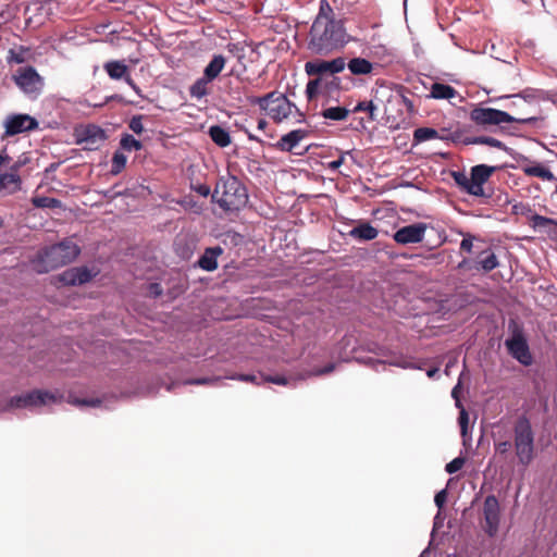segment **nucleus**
I'll return each instance as SVG.
<instances>
[{
    "instance_id": "f257e3e1",
    "label": "nucleus",
    "mask_w": 557,
    "mask_h": 557,
    "mask_svg": "<svg viewBox=\"0 0 557 557\" xmlns=\"http://www.w3.org/2000/svg\"><path fill=\"white\" fill-rule=\"evenodd\" d=\"M345 13L335 11L326 0H321L309 33L308 49L315 54H329L346 44Z\"/></svg>"
},
{
    "instance_id": "f03ea898",
    "label": "nucleus",
    "mask_w": 557,
    "mask_h": 557,
    "mask_svg": "<svg viewBox=\"0 0 557 557\" xmlns=\"http://www.w3.org/2000/svg\"><path fill=\"white\" fill-rule=\"evenodd\" d=\"M212 200L225 211H235L245 207L248 193L245 185L234 175L221 176L212 194Z\"/></svg>"
},
{
    "instance_id": "7ed1b4c3",
    "label": "nucleus",
    "mask_w": 557,
    "mask_h": 557,
    "mask_svg": "<svg viewBox=\"0 0 557 557\" xmlns=\"http://www.w3.org/2000/svg\"><path fill=\"white\" fill-rule=\"evenodd\" d=\"M469 117L475 126L484 131H488L491 127L502 125L503 123L536 125L544 120L541 115L512 116L505 111L482 106L474 107L470 111Z\"/></svg>"
},
{
    "instance_id": "20e7f679",
    "label": "nucleus",
    "mask_w": 557,
    "mask_h": 557,
    "mask_svg": "<svg viewBox=\"0 0 557 557\" xmlns=\"http://www.w3.org/2000/svg\"><path fill=\"white\" fill-rule=\"evenodd\" d=\"M63 396L58 392L35 389L25 394L16 395L8 400H0V412L11 409L38 410L41 407L60 404Z\"/></svg>"
},
{
    "instance_id": "39448f33",
    "label": "nucleus",
    "mask_w": 557,
    "mask_h": 557,
    "mask_svg": "<svg viewBox=\"0 0 557 557\" xmlns=\"http://www.w3.org/2000/svg\"><path fill=\"white\" fill-rule=\"evenodd\" d=\"M79 252V247L72 240H64L52 245L40 253L36 270L39 273H45L63 267L75 260Z\"/></svg>"
},
{
    "instance_id": "423d86ee",
    "label": "nucleus",
    "mask_w": 557,
    "mask_h": 557,
    "mask_svg": "<svg viewBox=\"0 0 557 557\" xmlns=\"http://www.w3.org/2000/svg\"><path fill=\"white\" fill-rule=\"evenodd\" d=\"M513 447L520 465L527 467L534 458V432L527 416H520L513 425Z\"/></svg>"
},
{
    "instance_id": "0eeeda50",
    "label": "nucleus",
    "mask_w": 557,
    "mask_h": 557,
    "mask_svg": "<svg viewBox=\"0 0 557 557\" xmlns=\"http://www.w3.org/2000/svg\"><path fill=\"white\" fill-rule=\"evenodd\" d=\"M499 522V502L495 495H488L483 503L481 527L490 537H494L498 532Z\"/></svg>"
},
{
    "instance_id": "6e6552de",
    "label": "nucleus",
    "mask_w": 557,
    "mask_h": 557,
    "mask_svg": "<svg viewBox=\"0 0 557 557\" xmlns=\"http://www.w3.org/2000/svg\"><path fill=\"white\" fill-rule=\"evenodd\" d=\"M75 143L85 150H97L107 139L104 129L95 124H88L75 128Z\"/></svg>"
},
{
    "instance_id": "1a4fd4ad",
    "label": "nucleus",
    "mask_w": 557,
    "mask_h": 557,
    "mask_svg": "<svg viewBox=\"0 0 557 557\" xmlns=\"http://www.w3.org/2000/svg\"><path fill=\"white\" fill-rule=\"evenodd\" d=\"M13 78L18 88L30 98H36L42 89V78L33 66L20 69Z\"/></svg>"
},
{
    "instance_id": "9d476101",
    "label": "nucleus",
    "mask_w": 557,
    "mask_h": 557,
    "mask_svg": "<svg viewBox=\"0 0 557 557\" xmlns=\"http://www.w3.org/2000/svg\"><path fill=\"white\" fill-rule=\"evenodd\" d=\"M4 137H12L22 133L32 132L39 127L38 121L26 113L9 114L3 121Z\"/></svg>"
},
{
    "instance_id": "9b49d317",
    "label": "nucleus",
    "mask_w": 557,
    "mask_h": 557,
    "mask_svg": "<svg viewBox=\"0 0 557 557\" xmlns=\"http://www.w3.org/2000/svg\"><path fill=\"white\" fill-rule=\"evenodd\" d=\"M496 171L495 166L486 164H478L471 169L469 195L480 198H491L492 193L485 191L484 184L490 180L493 173Z\"/></svg>"
},
{
    "instance_id": "f8f14e48",
    "label": "nucleus",
    "mask_w": 557,
    "mask_h": 557,
    "mask_svg": "<svg viewBox=\"0 0 557 557\" xmlns=\"http://www.w3.org/2000/svg\"><path fill=\"white\" fill-rule=\"evenodd\" d=\"M345 59L339 57L332 61L317 60L305 64L306 73L310 76L318 75L320 77L334 75L345 70Z\"/></svg>"
},
{
    "instance_id": "ddd939ff",
    "label": "nucleus",
    "mask_w": 557,
    "mask_h": 557,
    "mask_svg": "<svg viewBox=\"0 0 557 557\" xmlns=\"http://www.w3.org/2000/svg\"><path fill=\"white\" fill-rule=\"evenodd\" d=\"M508 352L523 366H530L533 361L527 339L521 332H515L511 338L505 343Z\"/></svg>"
},
{
    "instance_id": "4468645a",
    "label": "nucleus",
    "mask_w": 557,
    "mask_h": 557,
    "mask_svg": "<svg viewBox=\"0 0 557 557\" xmlns=\"http://www.w3.org/2000/svg\"><path fill=\"white\" fill-rule=\"evenodd\" d=\"M293 110L298 112L297 107L290 102L285 95L275 92V96L269 100V107L265 109L268 115L275 122H282L288 117Z\"/></svg>"
},
{
    "instance_id": "2eb2a0df",
    "label": "nucleus",
    "mask_w": 557,
    "mask_h": 557,
    "mask_svg": "<svg viewBox=\"0 0 557 557\" xmlns=\"http://www.w3.org/2000/svg\"><path fill=\"white\" fill-rule=\"evenodd\" d=\"M426 225L424 223H416L399 228L393 238L401 245L421 243L424 238Z\"/></svg>"
},
{
    "instance_id": "dca6fc26",
    "label": "nucleus",
    "mask_w": 557,
    "mask_h": 557,
    "mask_svg": "<svg viewBox=\"0 0 557 557\" xmlns=\"http://www.w3.org/2000/svg\"><path fill=\"white\" fill-rule=\"evenodd\" d=\"M374 110L375 106L372 101H361L359 102L352 110H350V113L354 115H357L359 113H363L364 115L359 117L358 124L354 125L350 123V126H354V128H367L366 123H371L374 121ZM358 117L354 116V121H356Z\"/></svg>"
},
{
    "instance_id": "f3484780",
    "label": "nucleus",
    "mask_w": 557,
    "mask_h": 557,
    "mask_svg": "<svg viewBox=\"0 0 557 557\" xmlns=\"http://www.w3.org/2000/svg\"><path fill=\"white\" fill-rule=\"evenodd\" d=\"M223 253L220 246L207 248L197 261V265L205 271H214L218 269V258Z\"/></svg>"
},
{
    "instance_id": "a211bd4d",
    "label": "nucleus",
    "mask_w": 557,
    "mask_h": 557,
    "mask_svg": "<svg viewBox=\"0 0 557 557\" xmlns=\"http://www.w3.org/2000/svg\"><path fill=\"white\" fill-rule=\"evenodd\" d=\"M308 132L306 129H294L281 137L276 147L282 151H293L298 144L306 138Z\"/></svg>"
},
{
    "instance_id": "6ab92c4d",
    "label": "nucleus",
    "mask_w": 557,
    "mask_h": 557,
    "mask_svg": "<svg viewBox=\"0 0 557 557\" xmlns=\"http://www.w3.org/2000/svg\"><path fill=\"white\" fill-rule=\"evenodd\" d=\"M17 164L11 168V172L0 175V189L13 194L21 188V177L16 173Z\"/></svg>"
},
{
    "instance_id": "aec40b11",
    "label": "nucleus",
    "mask_w": 557,
    "mask_h": 557,
    "mask_svg": "<svg viewBox=\"0 0 557 557\" xmlns=\"http://www.w3.org/2000/svg\"><path fill=\"white\" fill-rule=\"evenodd\" d=\"M499 265L496 255L491 250L486 249L478 256L473 267L470 269L482 270L484 272H491Z\"/></svg>"
},
{
    "instance_id": "412c9836",
    "label": "nucleus",
    "mask_w": 557,
    "mask_h": 557,
    "mask_svg": "<svg viewBox=\"0 0 557 557\" xmlns=\"http://www.w3.org/2000/svg\"><path fill=\"white\" fill-rule=\"evenodd\" d=\"M104 71L112 79H124L126 82V77H131L128 74L127 65L122 61H109L103 65Z\"/></svg>"
},
{
    "instance_id": "4be33fe9",
    "label": "nucleus",
    "mask_w": 557,
    "mask_h": 557,
    "mask_svg": "<svg viewBox=\"0 0 557 557\" xmlns=\"http://www.w3.org/2000/svg\"><path fill=\"white\" fill-rule=\"evenodd\" d=\"M225 58L222 54H215L203 70V76L207 81H214L225 66Z\"/></svg>"
},
{
    "instance_id": "5701e85b",
    "label": "nucleus",
    "mask_w": 557,
    "mask_h": 557,
    "mask_svg": "<svg viewBox=\"0 0 557 557\" xmlns=\"http://www.w3.org/2000/svg\"><path fill=\"white\" fill-rule=\"evenodd\" d=\"M430 97L434 99H453L458 95V91L450 85L434 83L431 86Z\"/></svg>"
},
{
    "instance_id": "b1692460",
    "label": "nucleus",
    "mask_w": 557,
    "mask_h": 557,
    "mask_svg": "<svg viewBox=\"0 0 557 557\" xmlns=\"http://www.w3.org/2000/svg\"><path fill=\"white\" fill-rule=\"evenodd\" d=\"M379 232L370 223H362L350 230V236L361 240H372L377 236Z\"/></svg>"
},
{
    "instance_id": "393cba45",
    "label": "nucleus",
    "mask_w": 557,
    "mask_h": 557,
    "mask_svg": "<svg viewBox=\"0 0 557 557\" xmlns=\"http://www.w3.org/2000/svg\"><path fill=\"white\" fill-rule=\"evenodd\" d=\"M209 135L212 141L222 148L227 147L231 144L230 133L219 125L211 126Z\"/></svg>"
},
{
    "instance_id": "a878e982",
    "label": "nucleus",
    "mask_w": 557,
    "mask_h": 557,
    "mask_svg": "<svg viewBox=\"0 0 557 557\" xmlns=\"http://www.w3.org/2000/svg\"><path fill=\"white\" fill-rule=\"evenodd\" d=\"M523 172L525 175L528 176H534V177H539V178H542L544 181H553L555 180V176L554 174L552 173V171L540 164V163H536V164H533V165H530V166H524L523 168Z\"/></svg>"
},
{
    "instance_id": "bb28decb",
    "label": "nucleus",
    "mask_w": 557,
    "mask_h": 557,
    "mask_svg": "<svg viewBox=\"0 0 557 557\" xmlns=\"http://www.w3.org/2000/svg\"><path fill=\"white\" fill-rule=\"evenodd\" d=\"M373 70V64L363 58L350 59V74L354 75H367Z\"/></svg>"
},
{
    "instance_id": "cd10ccee",
    "label": "nucleus",
    "mask_w": 557,
    "mask_h": 557,
    "mask_svg": "<svg viewBox=\"0 0 557 557\" xmlns=\"http://www.w3.org/2000/svg\"><path fill=\"white\" fill-rule=\"evenodd\" d=\"M466 144L486 145L500 150H507V147L503 141L490 136H476L472 138H467Z\"/></svg>"
},
{
    "instance_id": "c85d7f7f",
    "label": "nucleus",
    "mask_w": 557,
    "mask_h": 557,
    "mask_svg": "<svg viewBox=\"0 0 557 557\" xmlns=\"http://www.w3.org/2000/svg\"><path fill=\"white\" fill-rule=\"evenodd\" d=\"M323 82L324 79L320 76L308 82L306 86V95L309 100L317 98L321 94H325Z\"/></svg>"
},
{
    "instance_id": "c756f323",
    "label": "nucleus",
    "mask_w": 557,
    "mask_h": 557,
    "mask_svg": "<svg viewBox=\"0 0 557 557\" xmlns=\"http://www.w3.org/2000/svg\"><path fill=\"white\" fill-rule=\"evenodd\" d=\"M211 81H207L205 76L198 78L189 88V94L193 98L201 99L208 95L207 85Z\"/></svg>"
},
{
    "instance_id": "7c9ffc66",
    "label": "nucleus",
    "mask_w": 557,
    "mask_h": 557,
    "mask_svg": "<svg viewBox=\"0 0 557 557\" xmlns=\"http://www.w3.org/2000/svg\"><path fill=\"white\" fill-rule=\"evenodd\" d=\"M348 115L346 107H330L322 111V116L326 120L343 121Z\"/></svg>"
},
{
    "instance_id": "2f4dec72",
    "label": "nucleus",
    "mask_w": 557,
    "mask_h": 557,
    "mask_svg": "<svg viewBox=\"0 0 557 557\" xmlns=\"http://www.w3.org/2000/svg\"><path fill=\"white\" fill-rule=\"evenodd\" d=\"M261 381L273 383L276 385H283V386H295L296 385V379L294 376H285L281 374L275 375H264L261 374Z\"/></svg>"
},
{
    "instance_id": "473e14b6",
    "label": "nucleus",
    "mask_w": 557,
    "mask_h": 557,
    "mask_svg": "<svg viewBox=\"0 0 557 557\" xmlns=\"http://www.w3.org/2000/svg\"><path fill=\"white\" fill-rule=\"evenodd\" d=\"M438 133L435 128L431 127H419L413 132V139L417 143H423L426 140L438 138Z\"/></svg>"
},
{
    "instance_id": "72a5a7b5",
    "label": "nucleus",
    "mask_w": 557,
    "mask_h": 557,
    "mask_svg": "<svg viewBox=\"0 0 557 557\" xmlns=\"http://www.w3.org/2000/svg\"><path fill=\"white\" fill-rule=\"evenodd\" d=\"M127 161V157L120 150H116L113 153L112 160H111V174L117 175L122 172V170L125 168Z\"/></svg>"
},
{
    "instance_id": "f704fd0d",
    "label": "nucleus",
    "mask_w": 557,
    "mask_h": 557,
    "mask_svg": "<svg viewBox=\"0 0 557 557\" xmlns=\"http://www.w3.org/2000/svg\"><path fill=\"white\" fill-rule=\"evenodd\" d=\"M32 202L36 208L54 209L61 207V201L59 199L46 196L34 197Z\"/></svg>"
},
{
    "instance_id": "c9c22d12",
    "label": "nucleus",
    "mask_w": 557,
    "mask_h": 557,
    "mask_svg": "<svg viewBox=\"0 0 557 557\" xmlns=\"http://www.w3.org/2000/svg\"><path fill=\"white\" fill-rule=\"evenodd\" d=\"M120 145L122 149L127 151H138L143 148V144L129 134H125L122 136Z\"/></svg>"
},
{
    "instance_id": "e433bc0d",
    "label": "nucleus",
    "mask_w": 557,
    "mask_h": 557,
    "mask_svg": "<svg viewBox=\"0 0 557 557\" xmlns=\"http://www.w3.org/2000/svg\"><path fill=\"white\" fill-rule=\"evenodd\" d=\"M372 10V0H355L352 3H350V14L368 13Z\"/></svg>"
},
{
    "instance_id": "4c0bfd02",
    "label": "nucleus",
    "mask_w": 557,
    "mask_h": 557,
    "mask_svg": "<svg viewBox=\"0 0 557 557\" xmlns=\"http://www.w3.org/2000/svg\"><path fill=\"white\" fill-rule=\"evenodd\" d=\"M324 79V90L326 95H331L333 91L337 90L341 85V79L335 75H326L322 77Z\"/></svg>"
},
{
    "instance_id": "58836bf2",
    "label": "nucleus",
    "mask_w": 557,
    "mask_h": 557,
    "mask_svg": "<svg viewBox=\"0 0 557 557\" xmlns=\"http://www.w3.org/2000/svg\"><path fill=\"white\" fill-rule=\"evenodd\" d=\"M274 96L275 91L270 92L263 97L251 96L247 99L250 104H258L261 110L265 111V109L269 107V100L272 99Z\"/></svg>"
},
{
    "instance_id": "ea45409f",
    "label": "nucleus",
    "mask_w": 557,
    "mask_h": 557,
    "mask_svg": "<svg viewBox=\"0 0 557 557\" xmlns=\"http://www.w3.org/2000/svg\"><path fill=\"white\" fill-rule=\"evenodd\" d=\"M76 280H77V274H76L75 268L67 269L60 275V281L64 285H72V286L79 285L78 281H76Z\"/></svg>"
},
{
    "instance_id": "a19ab883",
    "label": "nucleus",
    "mask_w": 557,
    "mask_h": 557,
    "mask_svg": "<svg viewBox=\"0 0 557 557\" xmlns=\"http://www.w3.org/2000/svg\"><path fill=\"white\" fill-rule=\"evenodd\" d=\"M336 368V363L330 362L325 367L322 368H315L312 371L306 373V375L301 376L300 379L304 380L307 376H319V375H325L331 372H333Z\"/></svg>"
},
{
    "instance_id": "79ce46f5",
    "label": "nucleus",
    "mask_w": 557,
    "mask_h": 557,
    "mask_svg": "<svg viewBox=\"0 0 557 557\" xmlns=\"http://www.w3.org/2000/svg\"><path fill=\"white\" fill-rule=\"evenodd\" d=\"M455 183L467 194H469L470 176H467L463 172H453Z\"/></svg>"
},
{
    "instance_id": "37998d69",
    "label": "nucleus",
    "mask_w": 557,
    "mask_h": 557,
    "mask_svg": "<svg viewBox=\"0 0 557 557\" xmlns=\"http://www.w3.org/2000/svg\"><path fill=\"white\" fill-rule=\"evenodd\" d=\"M226 379H230V380H236V381H242V382H249V383H253V384H261L263 383L261 381V375L258 376V375H255V374H232V375H228L226 376Z\"/></svg>"
},
{
    "instance_id": "c03bdc74",
    "label": "nucleus",
    "mask_w": 557,
    "mask_h": 557,
    "mask_svg": "<svg viewBox=\"0 0 557 557\" xmlns=\"http://www.w3.org/2000/svg\"><path fill=\"white\" fill-rule=\"evenodd\" d=\"M75 269H76V274H77V280L76 281H78L79 285L89 282L92 278V276H94L91 271L88 268H86V267H78V268H75Z\"/></svg>"
},
{
    "instance_id": "a18cd8bd",
    "label": "nucleus",
    "mask_w": 557,
    "mask_h": 557,
    "mask_svg": "<svg viewBox=\"0 0 557 557\" xmlns=\"http://www.w3.org/2000/svg\"><path fill=\"white\" fill-rule=\"evenodd\" d=\"M465 465V458L456 457L450 462H448L445 467L447 473L453 474L458 472Z\"/></svg>"
},
{
    "instance_id": "49530a36",
    "label": "nucleus",
    "mask_w": 557,
    "mask_h": 557,
    "mask_svg": "<svg viewBox=\"0 0 557 557\" xmlns=\"http://www.w3.org/2000/svg\"><path fill=\"white\" fill-rule=\"evenodd\" d=\"M219 381H221V377H219V376L200 377V379H195V380H187L184 382V384L213 385V384H216Z\"/></svg>"
},
{
    "instance_id": "de8ad7c7",
    "label": "nucleus",
    "mask_w": 557,
    "mask_h": 557,
    "mask_svg": "<svg viewBox=\"0 0 557 557\" xmlns=\"http://www.w3.org/2000/svg\"><path fill=\"white\" fill-rule=\"evenodd\" d=\"M512 447L511 442L509 441H500V442H494V448L495 453L498 455H507Z\"/></svg>"
},
{
    "instance_id": "09e8293b",
    "label": "nucleus",
    "mask_w": 557,
    "mask_h": 557,
    "mask_svg": "<svg viewBox=\"0 0 557 557\" xmlns=\"http://www.w3.org/2000/svg\"><path fill=\"white\" fill-rule=\"evenodd\" d=\"M128 127L135 133V134H141L144 131L143 125V116L136 115L133 116L129 121Z\"/></svg>"
},
{
    "instance_id": "8fccbe9b",
    "label": "nucleus",
    "mask_w": 557,
    "mask_h": 557,
    "mask_svg": "<svg viewBox=\"0 0 557 557\" xmlns=\"http://www.w3.org/2000/svg\"><path fill=\"white\" fill-rule=\"evenodd\" d=\"M71 403L76 406L99 407L102 404V400L99 398H89V399L74 398Z\"/></svg>"
},
{
    "instance_id": "3c124183",
    "label": "nucleus",
    "mask_w": 557,
    "mask_h": 557,
    "mask_svg": "<svg viewBox=\"0 0 557 557\" xmlns=\"http://www.w3.org/2000/svg\"><path fill=\"white\" fill-rule=\"evenodd\" d=\"M458 421H459V425L461 429V435L466 436L467 429H468V422H469V416L465 409H461Z\"/></svg>"
},
{
    "instance_id": "603ef678",
    "label": "nucleus",
    "mask_w": 557,
    "mask_h": 557,
    "mask_svg": "<svg viewBox=\"0 0 557 557\" xmlns=\"http://www.w3.org/2000/svg\"><path fill=\"white\" fill-rule=\"evenodd\" d=\"M473 237L470 234L465 235L460 243V250L465 252H471Z\"/></svg>"
},
{
    "instance_id": "864d4df0",
    "label": "nucleus",
    "mask_w": 557,
    "mask_h": 557,
    "mask_svg": "<svg viewBox=\"0 0 557 557\" xmlns=\"http://www.w3.org/2000/svg\"><path fill=\"white\" fill-rule=\"evenodd\" d=\"M148 293L153 298H158L159 296L162 295L163 289H162V286L159 283H150L148 285Z\"/></svg>"
},
{
    "instance_id": "5fc2aeb1",
    "label": "nucleus",
    "mask_w": 557,
    "mask_h": 557,
    "mask_svg": "<svg viewBox=\"0 0 557 557\" xmlns=\"http://www.w3.org/2000/svg\"><path fill=\"white\" fill-rule=\"evenodd\" d=\"M447 499V491L442 490L434 497L435 505L441 509Z\"/></svg>"
},
{
    "instance_id": "6e6d98bb",
    "label": "nucleus",
    "mask_w": 557,
    "mask_h": 557,
    "mask_svg": "<svg viewBox=\"0 0 557 557\" xmlns=\"http://www.w3.org/2000/svg\"><path fill=\"white\" fill-rule=\"evenodd\" d=\"M532 221L534 223V226H546L553 223V220L539 214L533 215Z\"/></svg>"
},
{
    "instance_id": "4d7b16f0",
    "label": "nucleus",
    "mask_w": 557,
    "mask_h": 557,
    "mask_svg": "<svg viewBox=\"0 0 557 557\" xmlns=\"http://www.w3.org/2000/svg\"><path fill=\"white\" fill-rule=\"evenodd\" d=\"M194 189L202 197H208L211 194L210 187L206 184H199Z\"/></svg>"
},
{
    "instance_id": "13d9d810",
    "label": "nucleus",
    "mask_w": 557,
    "mask_h": 557,
    "mask_svg": "<svg viewBox=\"0 0 557 557\" xmlns=\"http://www.w3.org/2000/svg\"><path fill=\"white\" fill-rule=\"evenodd\" d=\"M346 152H342L337 160L331 161L327 166L330 170H337L345 161Z\"/></svg>"
},
{
    "instance_id": "bf43d9fd",
    "label": "nucleus",
    "mask_w": 557,
    "mask_h": 557,
    "mask_svg": "<svg viewBox=\"0 0 557 557\" xmlns=\"http://www.w3.org/2000/svg\"><path fill=\"white\" fill-rule=\"evenodd\" d=\"M127 85H129L133 90L139 96V97H144L143 94H141V90L140 88L135 84V82L133 81L132 77H126V82H125Z\"/></svg>"
},
{
    "instance_id": "052dcab7",
    "label": "nucleus",
    "mask_w": 557,
    "mask_h": 557,
    "mask_svg": "<svg viewBox=\"0 0 557 557\" xmlns=\"http://www.w3.org/2000/svg\"><path fill=\"white\" fill-rule=\"evenodd\" d=\"M403 101L409 111H413V103L410 99L404 97Z\"/></svg>"
},
{
    "instance_id": "680f3d73",
    "label": "nucleus",
    "mask_w": 557,
    "mask_h": 557,
    "mask_svg": "<svg viewBox=\"0 0 557 557\" xmlns=\"http://www.w3.org/2000/svg\"><path fill=\"white\" fill-rule=\"evenodd\" d=\"M10 53L13 54V50H11ZM11 59L14 60L16 63H22L24 61L23 58L17 55H11Z\"/></svg>"
},
{
    "instance_id": "e2e57ef3",
    "label": "nucleus",
    "mask_w": 557,
    "mask_h": 557,
    "mask_svg": "<svg viewBox=\"0 0 557 557\" xmlns=\"http://www.w3.org/2000/svg\"><path fill=\"white\" fill-rule=\"evenodd\" d=\"M265 126H267V121H265V120H260V121L258 122V128H259V129H264V128H265Z\"/></svg>"
},
{
    "instance_id": "0e129e2a",
    "label": "nucleus",
    "mask_w": 557,
    "mask_h": 557,
    "mask_svg": "<svg viewBox=\"0 0 557 557\" xmlns=\"http://www.w3.org/2000/svg\"><path fill=\"white\" fill-rule=\"evenodd\" d=\"M468 263L469 261L467 259H463L459 264H458V268L459 269H463L466 267H468Z\"/></svg>"
},
{
    "instance_id": "69168bd1",
    "label": "nucleus",
    "mask_w": 557,
    "mask_h": 557,
    "mask_svg": "<svg viewBox=\"0 0 557 557\" xmlns=\"http://www.w3.org/2000/svg\"><path fill=\"white\" fill-rule=\"evenodd\" d=\"M436 372H437V369H435V368H434V369H430V370L428 371V376L432 377V376H434V375H435V373H436Z\"/></svg>"
},
{
    "instance_id": "338daca9",
    "label": "nucleus",
    "mask_w": 557,
    "mask_h": 557,
    "mask_svg": "<svg viewBox=\"0 0 557 557\" xmlns=\"http://www.w3.org/2000/svg\"><path fill=\"white\" fill-rule=\"evenodd\" d=\"M9 159L8 156L0 154V165Z\"/></svg>"
},
{
    "instance_id": "774afa93",
    "label": "nucleus",
    "mask_w": 557,
    "mask_h": 557,
    "mask_svg": "<svg viewBox=\"0 0 557 557\" xmlns=\"http://www.w3.org/2000/svg\"><path fill=\"white\" fill-rule=\"evenodd\" d=\"M457 387H458V386H456V387L453 389V393H451V394H453V396H454L455 398H457Z\"/></svg>"
}]
</instances>
